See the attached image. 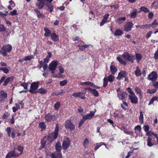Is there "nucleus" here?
<instances>
[{
  "label": "nucleus",
  "mask_w": 158,
  "mask_h": 158,
  "mask_svg": "<svg viewBox=\"0 0 158 158\" xmlns=\"http://www.w3.org/2000/svg\"><path fill=\"white\" fill-rule=\"evenodd\" d=\"M56 151L51 153V158H62V155L61 152V146L60 142L56 143L55 146Z\"/></svg>",
  "instance_id": "obj_1"
},
{
  "label": "nucleus",
  "mask_w": 158,
  "mask_h": 158,
  "mask_svg": "<svg viewBox=\"0 0 158 158\" xmlns=\"http://www.w3.org/2000/svg\"><path fill=\"white\" fill-rule=\"evenodd\" d=\"M17 149L20 152V153H16L15 151V149L8 153L6 156L5 158H16L20 155L23 152V147L22 146H19L17 147Z\"/></svg>",
  "instance_id": "obj_2"
},
{
  "label": "nucleus",
  "mask_w": 158,
  "mask_h": 158,
  "mask_svg": "<svg viewBox=\"0 0 158 158\" xmlns=\"http://www.w3.org/2000/svg\"><path fill=\"white\" fill-rule=\"evenodd\" d=\"M59 131V125L58 123H57L56 125L54 131L50 133L47 137L48 140L51 143L57 139Z\"/></svg>",
  "instance_id": "obj_3"
},
{
  "label": "nucleus",
  "mask_w": 158,
  "mask_h": 158,
  "mask_svg": "<svg viewBox=\"0 0 158 158\" xmlns=\"http://www.w3.org/2000/svg\"><path fill=\"white\" fill-rule=\"evenodd\" d=\"M12 47L10 44L5 45L3 46L0 51V53L5 57L7 55V52H10L12 50Z\"/></svg>",
  "instance_id": "obj_4"
},
{
  "label": "nucleus",
  "mask_w": 158,
  "mask_h": 158,
  "mask_svg": "<svg viewBox=\"0 0 158 158\" xmlns=\"http://www.w3.org/2000/svg\"><path fill=\"white\" fill-rule=\"evenodd\" d=\"M122 56L126 60L131 61V63H134V60L135 59L134 55H131L127 52H124L122 55Z\"/></svg>",
  "instance_id": "obj_5"
},
{
  "label": "nucleus",
  "mask_w": 158,
  "mask_h": 158,
  "mask_svg": "<svg viewBox=\"0 0 158 158\" xmlns=\"http://www.w3.org/2000/svg\"><path fill=\"white\" fill-rule=\"evenodd\" d=\"M56 117L55 115L50 113L46 114L44 117L45 120L47 122H53L56 120Z\"/></svg>",
  "instance_id": "obj_6"
},
{
  "label": "nucleus",
  "mask_w": 158,
  "mask_h": 158,
  "mask_svg": "<svg viewBox=\"0 0 158 158\" xmlns=\"http://www.w3.org/2000/svg\"><path fill=\"white\" fill-rule=\"evenodd\" d=\"M158 74L156 72L153 71L151 72L148 75L147 79L152 81V82L155 81L157 79Z\"/></svg>",
  "instance_id": "obj_7"
},
{
  "label": "nucleus",
  "mask_w": 158,
  "mask_h": 158,
  "mask_svg": "<svg viewBox=\"0 0 158 158\" xmlns=\"http://www.w3.org/2000/svg\"><path fill=\"white\" fill-rule=\"evenodd\" d=\"M6 131L7 133L8 136H10L11 135L12 138L14 139L15 138L16 134L17 132V130L13 129L12 130L10 127H7L6 128Z\"/></svg>",
  "instance_id": "obj_8"
},
{
  "label": "nucleus",
  "mask_w": 158,
  "mask_h": 158,
  "mask_svg": "<svg viewBox=\"0 0 158 158\" xmlns=\"http://www.w3.org/2000/svg\"><path fill=\"white\" fill-rule=\"evenodd\" d=\"M39 82H32L31 85V89L29 90V92L32 94H36L35 91H34L37 89L39 87Z\"/></svg>",
  "instance_id": "obj_9"
},
{
  "label": "nucleus",
  "mask_w": 158,
  "mask_h": 158,
  "mask_svg": "<svg viewBox=\"0 0 158 158\" xmlns=\"http://www.w3.org/2000/svg\"><path fill=\"white\" fill-rule=\"evenodd\" d=\"M64 127L66 129H69L70 131L74 130L75 127L70 120H67L65 122Z\"/></svg>",
  "instance_id": "obj_10"
},
{
  "label": "nucleus",
  "mask_w": 158,
  "mask_h": 158,
  "mask_svg": "<svg viewBox=\"0 0 158 158\" xmlns=\"http://www.w3.org/2000/svg\"><path fill=\"white\" fill-rule=\"evenodd\" d=\"M86 93L85 91L73 93L72 95L75 97L79 98L82 99H84L85 98V94Z\"/></svg>",
  "instance_id": "obj_11"
},
{
  "label": "nucleus",
  "mask_w": 158,
  "mask_h": 158,
  "mask_svg": "<svg viewBox=\"0 0 158 158\" xmlns=\"http://www.w3.org/2000/svg\"><path fill=\"white\" fill-rule=\"evenodd\" d=\"M70 141L69 138H67L64 139L62 144V147L64 150H66L70 145Z\"/></svg>",
  "instance_id": "obj_12"
},
{
  "label": "nucleus",
  "mask_w": 158,
  "mask_h": 158,
  "mask_svg": "<svg viewBox=\"0 0 158 158\" xmlns=\"http://www.w3.org/2000/svg\"><path fill=\"white\" fill-rule=\"evenodd\" d=\"M134 24L132 22L130 21L127 22L124 26V31L128 32L131 30Z\"/></svg>",
  "instance_id": "obj_13"
},
{
  "label": "nucleus",
  "mask_w": 158,
  "mask_h": 158,
  "mask_svg": "<svg viewBox=\"0 0 158 158\" xmlns=\"http://www.w3.org/2000/svg\"><path fill=\"white\" fill-rule=\"evenodd\" d=\"M85 90H88V92L91 93L94 96L96 97H98L99 95V93L95 89H92L89 87H88L85 88Z\"/></svg>",
  "instance_id": "obj_14"
},
{
  "label": "nucleus",
  "mask_w": 158,
  "mask_h": 158,
  "mask_svg": "<svg viewBox=\"0 0 158 158\" xmlns=\"http://www.w3.org/2000/svg\"><path fill=\"white\" fill-rule=\"evenodd\" d=\"M58 65L57 61L53 60L49 64V69L50 70H55Z\"/></svg>",
  "instance_id": "obj_15"
},
{
  "label": "nucleus",
  "mask_w": 158,
  "mask_h": 158,
  "mask_svg": "<svg viewBox=\"0 0 158 158\" xmlns=\"http://www.w3.org/2000/svg\"><path fill=\"white\" fill-rule=\"evenodd\" d=\"M129 99L131 100V102L132 103L137 104L138 102V98L137 97L135 96V94L134 95H128Z\"/></svg>",
  "instance_id": "obj_16"
},
{
  "label": "nucleus",
  "mask_w": 158,
  "mask_h": 158,
  "mask_svg": "<svg viewBox=\"0 0 158 158\" xmlns=\"http://www.w3.org/2000/svg\"><path fill=\"white\" fill-rule=\"evenodd\" d=\"M121 94L118 93V96L119 97V98L123 101L125 99V98L127 96L128 94L124 91H120Z\"/></svg>",
  "instance_id": "obj_17"
},
{
  "label": "nucleus",
  "mask_w": 158,
  "mask_h": 158,
  "mask_svg": "<svg viewBox=\"0 0 158 158\" xmlns=\"http://www.w3.org/2000/svg\"><path fill=\"white\" fill-rule=\"evenodd\" d=\"M127 76V74L126 71H121L119 73L116 79L117 80H120L122 78L126 77Z\"/></svg>",
  "instance_id": "obj_18"
},
{
  "label": "nucleus",
  "mask_w": 158,
  "mask_h": 158,
  "mask_svg": "<svg viewBox=\"0 0 158 158\" xmlns=\"http://www.w3.org/2000/svg\"><path fill=\"white\" fill-rule=\"evenodd\" d=\"M95 112L94 111H90L89 113L84 116L83 118L85 120L87 119H90L92 118L94 115Z\"/></svg>",
  "instance_id": "obj_19"
},
{
  "label": "nucleus",
  "mask_w": 158,
  "mask_h": 158,
  "mask_svg": "<svg viewBox=\"0 0 158 158\" xmlns=\"http://www.w3.org/2000/svg\"><path fill=\"white\" fill-rule=\"evenodd\" d=\"M34 11L36 14V15L38 18L45 19V16L42 14H41L40 10L37 9H34Z\"/></svg>",
  "instance_id": "obj_20"
},
{
  "label": "nucleus",
  "mask_w": 158,
  "mask_h": 158,
  "mask_svg": "<svg viewBox=\"0 0 158 158\" xmlns=\"http://www.w3.org/2000/svg\"><path fill=\"white\" fill-rule=\"evenodd\" d=\"M14 77L13 76L7 77L5 79L4 81V83L3 84V86H6L10 81H12L14 80Z\"/></svg>",
  "instance_id": "obj_21"
},
{
  "label": "nucleus",
  "mask_w": 158,
  "mask_h": 158,
  "mask_svg": "<svg viewBox=\"0 0 158 158\" xmlns=\"http://www.w3.org/2000/svg\"><path fill=\"white\" fill-rule=\"evenodd\" d=\"M47 140L48 139L47 136H45L41 139V146L40 147L41 149L44 148Z\"/></svg>",
  "instance_id": "obj_22"
},
{
  "label": "nucleus",
  "mask_w": 158,
  "mask_h": 158,
  "mask_svg": "<svg viewBox=\"0 0 158 158\" xmlns=\"http://www.w3.org/2000/svg\"><path fill=\"white\" fill-rule=\"evenodd\" d=\"M47 92V89L41 88L35 91V93H36V94L38 93H40L41 94H44Z\"/></svg>",
  "instance_id": "obj_23"
},
{
  "label": "nucleus",
  "mask_w": 158,
  "mask_h": 158,
  "mask_svg": "<svg viewBox=\"0 0 158 158\" xmlns=\"http://www.w3.org/2000/svg\"><path fill=\"white\" fill-rule=\"evenodd\" d=\"M137 9H133V11L129 15V16L131 18L134 19L136 17L137 13Z\"/></svg>",
  "instance_id": "obj_24"
},
{
  "label": "nucleus",
  "mask_w": 158,
  "mask_h": 158,
  "mask_svg": "<svg viewBox=\"0 0 158 158\" xmlns=\"http://www.w3.org/2000/svg\"><path fill=\"white\" fill-rule=\"evenodd\" d=\"M135 91L139 96L140 98H141L143 97L142 92L140 88L136 86L135 88Z\"/></svg>",
  "instance_id": "obj_25"
},
{
  "label": "nucleus",
  "mask_w": 158,
  "mask_h": 158,
  "mask_svg": "<svg viewBox=\"0 0 158 158\" xmlns=\"http://www.w3.org/2000/svg\"><path fill=\"white\" fill-rule=\"evenodd\" d=\"M110 71L112 74H114L117 71V69L115 66L114 65H112L110 67Z\"/></svg>",
  "instance_id": "obj_26"
},
{
  "label": "nucleus",
  "mask_w": 158,
  "mask_h": 158,
  "mask_svg": "<svg viewBox=\"0 0 158 158\" xmlns=\"http://www.w3.org/2000/svg\"><path fill=\"white\" fill-rule=\"evenodd\" d=\"M51 36L52 40L54 41H57L59 40L58 36L55 33H51Z\"/></svg>",
  "instance_id": "obj_27"
},
{
  "label": "nucleus",
  "mask_w": 158,
  "mask_h": 158,
  "mask_svg": "<svg viewBox=\"0 0 158 158\" xmlns=\"http://www.w3.org/2000/svg\"><path fill=\"white\" fill-rule=\"evenodd\" d=\"M45 33L44 34V36L46 37L50 36L51 35V31L47 27H44V28Z\"/></svg>",
  "instance_id": "obj_28"
},
{
  "label": "nucleus",
  "mask_w": 158,
  "mask_h": 158,
  "mask_svg": "<svg viewBox=\"0 0 158 158\" xmlns=\"http://www.w3.org/2000/svg\"><path fill=\"white\" fill-rule=\"evenodd\" d=\"M44 2L42 1L39 2H37L35 4V5L36 7L40 10L43 8L44 6Z\"/></svg>",
  "instance_id": "obj_29"
},
{
  "label": "nucleus",
  "mask_w": 158,
  "mask_h": 158,
  "mask_svg": "<svg viewBox=\"0 0 158 158\" xmlns=\"http://www.w3.org/2000/svg\"><path fill=\"white\" fill-rule=\"evenodd\" d=\"M63 94V90L62 89H60V90L58 91V92H52L51 94L52 96H58L59 95H61Z\"/></svg>",
  "instance_id": "obj_30"
},
{
  "label": "nucleus",
  "mask_w": 158,
  "mask_h": 158,
  "mask_svg": "<svg viewBox=\"0 0 158 158\" xmlns=\"http://www.w3.org/2000/svg\"><path fill=\"white\" fill-rule=\"evenodd\" d=\"M7 94L6 93H5L3 90L1 91L0 94V98H2L1 101L3 100V99L6 98H7Z\"/></svg>",
  "instance_id": "obj_31"
},
{
  "label": "nucleus",
  "mask_w": 158,
  "mask_h": 158,
  "mask_svg": "<svg viewBox=\"0 0 158 158\" xmlns=\"http://www.w3.org/2000/svg\"><path fill=\"white\" fill-rule=\"evenodd\" d=\"M125 17L119 18L116 20V22L118 24H121L126 20Z\"/></svg>",
  "instance_id": "obj_32"
},
{
  "label": "nucleus",
  "mask_w": 158,
  "mask_h": 158,
  "mask_svg": "<svg viewBox=\"0 0 158 158\" xmlns=\"http://www.w3.org/2000/svg\"><path fill=\"white\" fill-rule=\"evenodd\" d=\"M135 59L138 63H139V61L142 59V57L141 54L139 53H136L135 54Z\"/></svg>",
  "instance_id": "obj_33"
},
{
  "label": "nucleus",
  "mask_w": 158,
  "mask_h": 158,
  "mask_svg": "<svg viewBox=\"0 0 158 158\" xmlns=\"http://www.w3.org/2000/svg\"><path fill=\"white\" fill-rule=\"evenodd\" d=\"M135 73L136 77H139L141 75V71L138 66L136 67V70L135 71Z\"/></svg>",
  "instance_id": "obj_34"
},
{
  "label": "nucleus",
  "mask_w": 158,
  "mask_h": 158,
  "mask_svg": "<svg viewBox=\"0 0 158 158\" xmlns=\"http://www.w3.org/2000/svg\"><path fill=\"white\" fill-rule=\"evenodd\" d=\"M39 127L41 128V131L45 130L46 128V125L44 122H41L39 124Z\"/></svg>",
  "instance_id": "obj_35"
},
{
  "label": "nucleus",
  "mask_w": 158,
  "mask_h": 158,
  "mask_svg": "<svg viewBox=\"0 0 158 158\" xmlns=\"http://www.w3.org/2000/svg\"><path fill=\"white\" fill-rule=\"evenodd\" d=\"M123 32L122 30L120 29H117L114 33V35L115 36L121 35H123Z\"/></svg>",
  "instance_id": "obj_36"
},
{
  "label": "nucleus",
  "mask_w": 158,
  "mask_h": 158,
  "mask_svg": "<svg viewBox=\"0 0 158 158\" xmlns=\"http://www.w3.org/2000/svg\"><path fill=\"white\" fill-rule=\"evenodd\" d=\"M39 64L40 65V67L41 68L42 67H43V69L44 70H45L47 67H48V65L47 64L45 63L43 65V62L42 60L40 61L39 62Z\"/></svg>",
  "instance_id": "obj_37"
},
{
  "label": "nucleus",
  "mask_w": 158,
  "mask_h": 158,
  "mask_svg": "<svg viewBox=\"0 0 158 158\" xmlns=\"http://www.w3.org/2000/svg\"><path fill=\"white\" fill-rule=\"evenodd\" d=\"M140 11L139 12L143 11L145 13H147L149 12L150 11L148 9V8L143 6L141 7L140 8Z\"/></svg>",
  "instance_id": "obj_38"
},
{
  "label": "nucleus",
  "mask_w": 158,
  "mask_h": 158,
  "mask_svg": "<svg viewBox=\"0 0 158 158\" xmlns=\"http://www.w3.org/2000/svg\"><path fill=\"white\" fill-rule=\"evenodd\" d=\"M123 104H121V106L122 108L125 110L127 109V107L128 106V104L126 102L123 101Z\"/></svg>",
  "instance_id": "obj_39"
},
{
  "label": "nucleus",
  "mask_w": 158,
  "mask_h": 158,
  "mask_svg": "<svg viewBox=\"0 0 158 158\" xmlns=\"http://www.w3.org/2000/svg\"><path fill=\"white\" fill-rule=\"evenodd\" d=\"M147 145L148 146L151 147L154 144L152 142V139L150 137H148L147 140Z\"/></svg>",
  "instance_id": "obj_40"
},
{
  "label": "nucleus",
  "mask_w": 158,
  "mask_h": 158,
  "mask_svg": "<svg viewBox=\"0 0 158 158\" xmlns=\"http://www.w3.org/2000/svg\"><path fill=\"white\" fill-rule=\"evenodd\" d=\"M117 60L121 64H123L125 66L126 65L127 63L126 62L120 57L119 56L117 57Z\"/></svg>",
  "instance_id": "obj_41"
},
{
  "label": "nucleus",
  "mask_w": 158,
  "mask_h": 158,
  "mask_svg": "<svg viewBox=\"0 0 158 158\" xmlns=\"http://www.w3.org/2000/svg\"><path fill=\"white\" fill-rule=\"evenodd\" d=\"M114 76L112 75H110L108 76L107 77H106L108 81L110 82H112L114 81Z\"/></svg>",
  "instance_id": "obj_42"
},
{
  "label": "nucleus",
  "mask_w": 158,
  "mask_h": 158,
  "mask_svg": "<svg viewBox=\"0 0 158 158\" xmlns=\"http://www.w3.org/2000/svg\"><path fill=\"white\" fill-rule=\"evenodd\" d=\"M80 84L82 85H89L92 87L93 83L90 81H86L83 82H81Z\"/></svg>",
  "instance_id": "obj_43"
},
{
  "label": "nucleus",
  "mask_w": 158,
  "mask_h": 158,
  "mask_svg": "<svg viewBox=\"0 0 158 158\" xmlns=\"http://www.w3.org/2000/svg\"><path fill=\"white\" fill-rule=\"evenodd\" d=\"M113 114L114 117L118 119H120L121 118H124V116L123 115H121V116H120L119 114L116 113H114Z\"/></svg>",
  "instance_id": "obj_44"
},
{
  "label": "nucleus",
  "mask_w": 158,
  "mask_h": 158,
  "mask_svg": "<svg viewBox=\"0 0 158 158\" xmlns=\"http://www.w3.org/2000/svg\"><path fill=\"white\" fill-rule=\"evenodd\" d=\"M78 46L79 47V50L81 51H83L85 50L86 48H88L89 47V45H88L84 44L81 46Z\"/></svg>",
  "instance_id": "obj_45"
},
{
  "label": "nucleus",
  "mask_w": 158,
  "mask_h": 158,
  "mask_svg": "<svg viewBox=\"0 0 158 158\" xmlns=\"http://www.w3.org/2000/svg\"><path fill=\"white\" fill-rule=\"evenodd\" d=\"M103 145H106L104 143L102 142L96 144L94 150L96 151L100 147Z\"/></svg>",
  "instance_id": "obj_46"
},
{
  "label": "nucleus",
  "mask_w": 158,
  "mask_h": 158,
  "mask_svg": "<svg viewBox=\"0 0 158 158\" xmlns=\"http://www.w3.org/2000/svg\"><path fill=\"white\" fill-rule=\"evenodd\" d=\"M140 116L139 118V119L140 122L141 123H143V115L142 112L141 111L140 112Z\"/></svg>",
  "instance_id": "obj_47"
},
{
  "label": "nucleus",
  "mask_w": 158,
  "mask_h": 158,
  "mask_svg": "<svg viewBox=\"0 0 158 158\" xmlns=\"http://www.w3.org/2000/svg\"><path fill=\"white\" fill-rule=\"evenodd\" d=\"M89 143V140L87 138L85 139L84 140L83 144V146L85 148H86V147L87 146V145Z\"/></svg>",
  "instance_id": "obj_48"
},
{
  "label": "nucleus",
  "mask_w": 158,
  "mask_h": 158,
  "mask_svg": "<svg viewBox=\"0 0 158 158\" xmlns=\"http://www.w3.org/2000/svg\"><path fill=\"white\" fill-rule=\"evenodd\" d=\"M0 71H2L6 74L8 73L9 71V70L6 67L4 68H0Z\"/></svg>",
  "instance_id": "obj_49"
},
{
  "label": "nucleus",
  "mask_w": 158,
  "mask_h": 158,
  "mask_svg": "<svg viewBox=\"0 0 158 158\" xmlns=\"http://www.w3.org/2000/svg\"><path fill=\"white\" fill-rule=\"evenodd\" d=\"M103 81V86L104 87H105L107 85V83L108 81L106 77H105L104 78Z\"/></svg>",
  "instance_id": "obj_50"
},
{
  "label": "nucleus",
  "mask_w": 158,
  "mask_h": 158,
  "mask_svg": "<svg viewBox=\"0 0 158 158\" xmlns=\"http://www.w3.org/2000/svg\"><path fill=\"white\" fill-rule=\"evenodd\" d=\"M157 91V89H147V92L149 94H154Z\"/></svg>",
  "instance_id": "obj_51"
},
{
  "label": "nucleus",
  "mask_w": 158,
  "mask_h": 158,
  "mask_svg": "<svg viewBox=\"0 0 158 158\" xmlns=\"http://www.w3.org/2000/svg\"><path fill=\"white\" fill-rule=\"evenodd\" d=\"M60 106V104L59 102H57L56 103H55L54 105V108L56 110H57Z\"/></svg>",
  "instance_id": "obj_52"
},
{
  "label": "nucleus",
  "mask_w": 158,
  "mask_h": 158,
  "mask_svg": "<svg viewBox=\"0 0 158 158\" xmlns=\"http://www.w3.org/2000/svg\"><path fill=\"white\" fill-rule=\"evenodd\" d=\"M34 58V56L32 55L30 56H27L25 57L24 60H30L31 59Z\"/></svg>",
  "instance_id": "obj_53"
},
{
  "label": "nucleus",
  "mask_w": 158,
  "mask_h": 158,
  "mask_svg": "<svg viewBox=\"0 0 158 158\" xmlns=\"http://www.w3.org/2000/svg\"><path fill=\"white\" fill-rule=\"evenodd\" d=\"M6 31V29L3 25L0 24V32H5Z\"/></svg>",
  "instance_id": "obj_54"
},
{
  "label": "nucleus",
  "mask_w": 158,
  "mask_h": 158,
  "mask_svg": "<svg viewBox=\"0 0 158 158\" xmlns=\"http://www.w3.org/2000/svg\"><path fill=\"white\" fill-rule=\"evenodd\" d=\"M68 82L66 80H65L63 81H60V85L61 86H64Z\"/></svg>",
  "instance_id": "obj_55"
},
{
  "label": "nucleus",
  "mask_w": 158,
  "mask_h": 158,
  "mask_svg": "<svg viewBox=\"0 0 158 158\" xmlns=\"http://www.w3.org/2000/svg\"><path fill=\"white\" fill-rule=\"evenodd\" d=\"M47 6L48 7L47 9V10L49 11L50 12H52L54 9V7L52 5H51L50 6L48 5Z\"/></svg>",
  "instance_id": "obj_56"
},
{
  "label": "nucleus",
  "mask_w": 158,
  "mask_h": 158,
  "mask_svg": "<svg viewBox=\"0 0 158 158\" xmlns=\"http://www.w3.org/2000/svg\"><path fill=\"white\" fill-rule=\"evenodd\" d=\"M126 90L130 94H131V95H134V94H135V93L133 92L131 88L130 87H129L127 88Z\"/></svg>",
  "instance_id": "obj_57"
},
{
  "label": "nucleus",
  "mask_w": 158,
  "mask_h": 158,
  "mask_svg": "<svg viewBox=\"0 0 158 158\" xmlns=\"http://www.w3.org/2000/svg\"><path fill=\"white\" fill-rule=\"evenodd\" d=\"M151 26L153 27L154 28V25H158V23L157 22L156 20V19H155L154 21H153V22L151 23L150 24Z\"/></svg>",
  "instance_id": "obj_58"
},
{
  "label": "nucleus",
  "mask_w": 158,
  "mask_h": 158,
  "mask_svg": "<svg viewBox=\"0 0 158 158\" xmlns=\"http://www.w3.org/2000/svg\"><path fill=\"white\" fill-rule=\"evenodd\" d=\"M62 73H59L57 74L54 75L53 77H55L62 78L63 77V75Z\"/></svg>",
  "instance_id": "obj_59"
},
{
  "label": "nucleus",
  "mask_w": 158,
  "mask_h": 158,
  "mask_svg": "<svg viewBox=\"0 0 158 158\" xmlns=\"http://www.w3.org/2000/svg\"><path fill=\"white\" fill-rule=\"evenodd\" d=\"M10 14L12 16H14L18 14L17 13V11L16 10H14L10 12Z\"/></svg>",
  "instance_id": "obj_60"
},
{
  "label": "nucleus",
  "mask_w": 158,
  "mask_h": 158,
  "mask_svg": "<svg viewBox=\"0 0 158 158\" xmlns=\"http://www.w3.org/2000/svg\"><path fill=\"white\" fill-rule=\"evenodd\" d=\"M154 58L155 60L158 59V47L157 51L154 54Z\"/></svg>",
  "instance_id": "obj_61"
},
{
  "label": "nucleus",
  "mask_w": 158,
  "mask_h": 158,
  "mask_svg": "<svg viewBox=\"0 0 158 158\" xmlns=\"http://www.w3.org/2000/svg\"><path fill=\"white\" fill-rule=\"evenodd\" d=\"M153 82V85L154 86V87L156 89H158V82L155 81Z\"/></svg>",
  "instance_id": "obj_62"
},
{
  "label": "nucleus",
  "mask_w": 158,
  "mask_h": 158,
  "mask_svg": "<svg viewBox=\"0 0 158 158\" xmlns=\"http://www.w3.org/2000/svg\"><path fill=\"white\" fill-rule=\"evenodd\" d=\"M20 85L22 86H23L24 89H27V87L28 86L27 83H22Z\"/></svg>",
  "instance_id": "obj_63"
},
{
  "label": "nucleus",
  "mask_w": 158,
  "mask_h": 158,
  "mask_svg": "<svg viewBox=\"0 0 158 158\" xmlns=\"http://www.w3.org/2000/svg\"><path fill=\"white\" fill-rule=\"evenodd\" d=\"M153 16V13L152 12H150L148 14V18L150 19H152Z\"/></svg>",
  "instance_id": "obj_64"
}]
</instances>
